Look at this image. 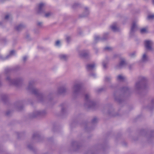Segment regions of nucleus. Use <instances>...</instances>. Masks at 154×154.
Returning a JSON list of instances; mask_svg holds the SVG:
<instances>
[{"label":"nucleus","mask_w":154,"mask_h":154,"mask_svg":"<svg viewBox=\"0 0 154 154\" xmlns=\"http://www.w3.org/2000/svg\"><path fill=\"white\" fill-rule=\"evenodd\" d=\"M152 42L150 40H146L144 42V45L147 50L149 51L152 50V45H153Z\"/></svg>","instance_id":"f257e3e1"},{"label":"nucleus","mask_w":154,"mask_h":154,"mask_svg":"<svg viewBox=\"0 0 154 154\" xmlns=\"http://www.w3.org/2000/svg\"><path fill=\"white\" fill-rule=\"evenodd\" d=\"M81 88L80 85L79 84L75 85L72 88V90L73 94H75L78 93Z\"/></svg>","instance_id":"f03ea898"},{"label":"nucleus","mask_w":154,"mask_h":154,"mask_svg":"<svg viewBox=\"0 0 154 154\" xmlns=\"http://www.w3.org/2000/svg\"><path fill=\"white\" fill-rule=\"evenodd\" d=\"M28 90H31L32 93L34 94H36L38 93V90L33 87L31 83H29V86L28 88Z\"/></svg>","instance_id":"7ed1b4c3"},{"label":"nucleus","mask_w":154,"mask_h":154,"mask_svg":"<svg viewBox=\"0 0 154 154\" xmlns=\"http://www.w3.org/2000/svg\"><path fill=\"white\" fill-rule=\"evenodd\" d=\"M45 4L43 3H40L38 5L37 11L38 13H40L43 11L45 7Z\"/></svg>","instance_id":"20e7f679"},{"label":"nucleus","mask_w":154,"mask_h":154,"mask_svg":"<svg viewBox=\"0 0 154 154\" xmlns=\"http://www.w3.org/2000/svg\"><path fill=\"white\" fill-rule=\"evenodd\" d=\"M7 79L8 80V81L9 82V83H10L11 84L12 83V84H14L16 85L21 83V82L20 81L17 80L15 81L14 80H11L10 79V78L8 77L7 78Z\"/></svg>","instance_id":"39448f33"},{"label":"nucleus","mask_w":154,"mask_h":154,"mask_svg":"<svg viewBox=\"0 0 154 154\" xmlns=\"http://www.w3.org/2000/svg\"><path fill=\"white\" fill-rule=\"evenodd\" d=\"M110 27L111 29L114 32H116L119 30V28L117 27L116 23L113 24Z\"/></svg>","instance_id":"423d86ee"},{"label":"nucleus","mask_w":154,"mask_h":154,"mask_svg":"<svg viewBox=\"0 0 154 154\" xmlns=\"http://www.w3.org/2000/svg\"><path fill=\"white\" fill-rule=\"evenodd\" d=\"M79 55L81 57H86L88 55V53L85 51H82L79 53Z\"/></svg>","instance_id":"0eeeda50"},{"label":"nucleus","mask_w":154,"mask_h":154,"mask_svg":"<svg viewBox=\"0 0 154 154\" xmlns=\"http://www.w3.org/2000/svg\"><path fill=\"white\" fill-rule=\"evenodd\" d=\"M95 66V64L94 63L89 64L87 65L86 68L87 70L88 71H90L94 68Z\"/></svg>","instance_id":"6e6552de"},{"label":"nucleus","mask_w":154,"mask_h":154,"mask_svg":"<svg viewBox=\"0 0 154 154\" xmlns=\"http://www.w3.org/2000/svg\"><path fill=\"white\" fill-rule=\"evenodd\" d=\"M66 91V89L64 87H60L58 89V92L59 94H63Z\"/></svg>","instance_id":"1a4fd4ad"},{"label":"nucleus","mask_w":154,"mask_h":154,"mask_svg":"<svg viewBox=\"0 0 154 154\" xmlns=\"http://www.w3.org/2000/svg\"><path fill=\"white\" fill-rule=\"evenodd\" d=\"M43 112L39 111H36L34 112L32 116L33 117H36L38 115H42Z\"/></svg>","instance_id":"9d476101"},{"label":"nucleus","mask_w":154,"mask_h":154,"mask_svg":"<svg viewBox=\"0 0 154 154\" xmlns=\"http://www.w3.org/2000/svg\"><path fill=\"white\" fill-rule=\"evenodd\" d=\"M137 29V26L136 23L134 22L132 23V25L131 27V31L133 32L136 30Z\"/></svg>","instance_id":"9b49d317"},{"label":"nucleus","mask_w":154,"mask_h":154,"mask_svg":"<svg viewBox=\"0 0 154 154\" xmlns=\"http://www.w3.org/2000/svg\"><path fill=\"white\" fill-rule=\"evenodd\" d=\"M59 57L61 60H66L68 58V56L63 54L60 55Z\"/></svg>","instance_id":"f8f14e48"},{"label":"nucleus","mask_w":154,"mask_h":154,"mask_svg":"<svg viewBox=\"0 0 154 154\" xmlns=\"http://www.w3.org/2000/svg\"><path fill=\"white\" fill-rule=\"evenodd\" d=\"M148 59V56L146 54H144L142 58V61L143 62H145L147 61Z\"/></svg>","instance_id":"ddd939ff"},{"label":"nucleus","mask_w":154,"mask_h":154,"mask_svg":"<svg viewBox=\"0 0 154 154\" xmlns=\"http://www.w3.org/2000/svg\"><path fill=\"white\" fill-rule=\"evenodd\" d=\"M89 9L86 7L84 8V16H86L88 15L89 14Z\"/></svg>","instance_id":"4468645a"},{"label":"nucleus","mask_w":154,"mask_h":154,"mask_svg":"<svg viewBox=\"0 0 154 154\" xmlns=\"http://www.w3.org/2000/svg\"><path fill=\"white\" fill-rule=\"evenodd\" d=\"M24 26L23 24H20L16 27V29L17 30L19 31L24 28Z\"/></svg>","instance_id":"2eb2a0df"},{"label":"nucleus","mask_w":154,"mask_h":154,"mask_svg":"<svg viewBox=\"0 0 154 154\" xmlns=\"http://www.w3.org/2000/svg\"><path fill=\"white\" fill-rule=\"evenodd\" d=\"M124 78V77L121 75H118L117 77L118 80L119 81H122Z\"/></svg>","instance_id":"dca6fc26"},{"label":"nucleus","mask_w":154,"mask_h":154,"mask_svg":"<svg viewBox=\"0 0 154 154\" xmlns=\"http://www.w3.org/2000/svg\"><path fill=\"white\" fill-rule=\"evenodd\" d=\"M52 13L51 12H48L45 14V17H48L52 15Z\"/></svg>","instance_id":"f3484780"},{"label":"nucleus","mask_w":154,"mask_h":154,"mask_svg":"<svg viewBox=\"0 0 154 154\" xmlns=\"http://www.w3.org/2000/svg\"><path fill=\"white\" fill-rule=\"evenodd\" d=\"M125 62L124 60H122L120 61L119 63V66L120 67L122 66L125 65Z\"/></svg>","instance_id":"a211bd4d"},{"label":"nucleus","mask_w":154,"mask_h":154,"mask_svg":"<svg viewBox=\"0 0 154 154\" xmlns=\"http://www.w3.org/2000/svg\"><path fill=\"white\" fill-rule=\"evenodd\" d=\"M15 54V51L12 50L10 51L9 55L7 56L6 57V58H8L9 57L11 56L12 55H14Z\"/></svg>","instance_id":"6ab92c4d"},{"label":"nucleus","mask_w":154,"mask_h":154,"mask_svg":"<svg viewBox=\"0 0 154 154\" xmlns=\"http://www.w3.org/2000/svg\"><path fill=\"white\" fill-rule=\"evenodd\" d=\"M147 19L148 20H152L154 19V15H149L147 17Z\"/></svg>","instance_id":"aec40b11"},{"label":"nucleus","mask_w":154,"mask_h":154,"mask_svg":"<svg viewBox=\"0 0 154 154\" xmlns=\"http://www.w3.org/2000/svg\"><path fill=\"white\" fill-rule=\"evenodd\" d=\"M140 32L142 34L146 33L147 32V29L145 28L142 29L140 30Z\"/></svg>","instance_id":"412c9836"},{"label":"nucleus","mask_w":154,"mask_h":154,"mask_svg":"<svg viewBox=\"0 0 154 154\" xmlns=\"http://www.w3.org/2000/svg\"><path fill=\"white\" fill-rule=\"evenodd\" d=\"M140 87V84L139 82L137 83L135 86V88L136 89H139Z\"/></svg>","instance_id":"4be33fe9"},{"label":"nucleus","mask_w":154,"mask_h":154,"mask_svg":"<svg viewBox=\"0 0 154 154\" xmlns=\"http://www.w3.org/2000/svg\"><path fill=\"white\" fill-rule=\"evenodd\" d=\"M60 42L59 41H57L55 43V45L57 46H59L60 45Z\"/></svg>","instance_id":"5701e85b"},{"label":"nucleus","mask_w":154,"mask_h":154,"mask_svg":"<svg viewBox=\"0 0 154 154\" xmlns=\"http://www.w3.org/2000/svg\"><path fill=\"white\" fill-rule=\"evenodd\" d=\"M89 104L90 105H91L92 106H89V107H91V106H93L94 105V103L91 101H89Z\"/></svg>","instance_id":"b1692460"},{"label":"nucleus","mask_w":154,"mask_h":154,"mask_svg":"<svg viewBox=\"0 0 154 154\" xmlns=\"http://www.w3.org/2000/svg\"><path fill=\"white\" fill-rule=\"evenodd\" d=\"M90 97V96L88 94H86L85 95V99L87 100Z\"/></svg>","instance_id":"393cba45"},{"label":"nucleus","mask_w":154,"mask_h":154,"mask_svg":"<svg viewBox=\"0 0 154 154\" xmlns=\"http://www.w3.org/2000/svg\"><path fill=\"white\" fill-rule=\"evenodd\" d=\"M99 39V37L98 36H96L95 37V39L96 41H97Z\"/></svg>","instance_id":"a878e982"},{"label":"nucleus","mask_w":154,"mask_h":154,"mask_svg":"<svg viewBox=\"0 0 154 154\" xmlns=\"http://www.w3.org/2000/svg\"><path fill=\"white\" fill-rule=\"evenodd\" d=\"M135 53H134V52L132 53H131V54H130V56L132 57H133L135 55Z\"/></svg>","instance_id":"bb28decb"},{"label":"nucleus","mask_w":154,"mask_h":154,"mask_svg":"<svg viewBox=\"0 0 154 154\" xmlns=\"http://www.w3.org/2000/svg\"><path fill=\"white\" fill-rule=\"evenodd\" d=\"M10 15L9 14H7L6 15L5 17V19H8V18L10 17Z\"/></svg>","instance_id":"cd10ccee"},{"label":"nucleus","mask_w":154,"mask_h":154,"mask_svg":"<svg viewBox=\"0 0 154 154\" xmlns=\"http://www.w3.org/2000/svg\"><path fill=\"white\" fill-rule=\"evenodd\" d=\"M111 49V48L109 47H106L105 48V49L106 50H109Z\"/></svg>","instance_id":"c85d7f7f"},{"label":"nucleus","mask_w":154,"mask_h":154,"mask_svg":"<svg viewBox=\"0 0 154 154\" xmlns=\"http://www.w3.org/2000/svg\"><path fill=\"white\" fill-rule=\"evenodd\" d=\"M70 39V38L69 36H67L66 38V40L67 42H68Z\"/></svg>","instance_id":"c756f323"},{"label":"nucleus","mask_w":154,"mask_h":154,"mask_svg":"<svg viewBox=\"0 0 154 154\" xmlns=\"http://www.w3.org/2000/svg\"><path fill=\"white\" fill-rule=\"evenodd\" d=\"M42 25V22H38L37 23V25L39 26H41Z\"/></svg>","instance_id":"7c9ffc66"},{"label":"nucleus","mask_w":154,"mask_h":154,"mask_svg":"<svg viewBox=\"0 0 154 154\" xmlns=\"http://www.w3.org/2000/svg\"><path fill=\"white\" fill-rule=\"evenodd\" d=\"M103 68H106V63H103Z\"/></svg>","instance_id":"2f4dec72"},{"label":"nucleus","mask_w":154,"mask_h":154,"mask_svg":"<svg viewBox=\"0 0 154 154\" xmlns=\"http://www.w3.org/2000/svg\"><path fill=\"white\" fill-rule=\"evenodd\" d=\"M97 119L96 118H94L92 120V122L93 123L95 122L97 120Z\"/></svg>","instance_id":"473e14b6"},{"label":"nucleus","mask_w":154,"mask_h":154,"mask_svg":"<svg viewBox=\"0 0 154 154\" xmlns=\"http://www.w3.org/2000/svg\"><path fill=\"white\" fill-rule=\"evenodd\" d=\"M27 57L26 56H25V57H23V60L24 61H25L26 59H27Z\"/></svg>","instance_id":"72a5a7b5"},{"label":"nucleus","mask_w":154,"mask_h":154,"mask_svg":"<svg viewBox=\"0 0 154 154\" xmlns=\"http://www.w3.org/2000/svg\"><path fill=\"white\" fill-rule=\"evenodd\" d=\"M77 4H74V5H73V6H72V7H73V8H75V6H77Z\"/></svg>","instance_id":"f704fd0d"},{"label":"nucleus","mask_w":154,"mask_h":154,"mask_svg":"<svg viewBox=\"0 0 154 154\" xmlns=\"http://www.w3.org/2000/svg\"><path fill=\"white\" fill-rule=\"evenodd\" d=\"M42 97V95L41 94H39V95L38 96V98L40 99V98Z\"/></svg>","instance_id":"c9c22d12"},{"label":"nucleus","mask_w":154,"mask_h":154,"mask_svg":"<svg viewBox=\"0 0 154 154\" xmlns=\"http://www.w3.org/2000/svg\"><path fill=\"white\" fill-rule=\"evenodd\" d=\"M110 79L109 78H106V81H107L108 80H109Z\"/></svg>","instance_id":"e433bc0d"},{"label":"nucleus","mask_w":154,"mask_h":154,"mask_svg":"<svg viewBox=\"0 0 154 154\" xmlns=\"http://www.w3.org/2000/svg\"><path fill=\"white\" fill-rule=\"evenodd\" d=\"M152 2L154 4V0H152Z\"/></svg>","instance_id":"4c0bfd02"}]
</instances>
